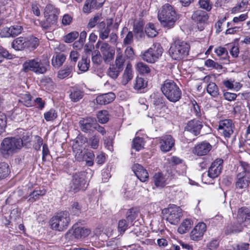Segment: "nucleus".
I'll use <instances>...</instances> for the list:
<instances>
[{"mask_svg": "<svg viewBox=\"0 0 250 250\" xmlns=\"http://www.w3.org/2000/svg\"><path fill=\"white\" fill-rule=\"evenodd\" d=\"M10 173L9 166L6 163H0V180L6 178Z\"/></svg>", "mask_w": 250, "mask_h": 250, "instance_id": "46", "label": "nucleus"}, {"mask_svg": "<svg viewBox=\"0 0 250 250\" xmlns=\"http://www.w3.org/2000/svg\"><path fill=\"white\" fill-rule=\"evenodd\" d=\"M241 231V229L237 227L236 226L231 225L230 226H228L226 229V233L229 234L231 233H236L238 232H240Z\"/></svg>", "mask_w": 250, "mask_h": 250, "instance_id": "62", "label": "nucleus"}, {"mask_svg": "<svg viewBox=\"0 0 250 250\" xmlns=\"http://www.w3.org/2000/svg\"><path fill=\"white\" fill-rule=\"evenodd\" d=\"M96 47L100 49L105 62H109L113 59L115 55V49L108 43L98 41L96 44Z\"/></svg>", "mask_w": 250, "mask_h": 250, "instance_id": "10", "label": "nucleus"}, {"mask_svg": "<svg viewBox=\"0 0 250 250\" xmlns=\"http://www.w3.org/2000/svg\"><path fill=\"white\" fill-rule=\"evenodd\" d=\"M250 183V176L245 172H239L236 176L235 187L237 188H247Z\"/></svg>", "mask_w": 250, "mask_h": 250, "instance_id": "20", "label": "nucleus"}, {"mask_svg": "<svg viewBox=\"0 0 250 250\" xmlns=\"http://www.w3.org/2000/svg\"><path fill=\"white\" fill-rule=\"evenodd\" d=\"M50 67L48 59L41 60L38 58L29 60L23 64L24 71H32L36 74H43L46 73Z\"/></svg>", "mask_w": 250, "mask_h": 250, "instance_id": "3", "label": "nucleus"}, {"mask_svg": "<svg viewBox=\"0 0 250 250\" xmlns=\"http://www.w3.org/2000/svg\"><path fill=\"white\" fill-rule=\"evenodd\" d=\"M131 225L126 219H121L119 220L118 225V231L120 234H123L125 230Z\"/></svg>", "mask_w": 250, "mask_h": 250, "instance_id": "47", "label": "nucleus"}, {"mask_svg": "<svg viewBox=\"0 0 250 250\" xmlns=\"http://www.w3.org/2000/svg\"><path fill=\"white\" fill-rule=\"evenodd\" d=\"M115 98L113 92H108L98 95L96 98V103L100 105H105L112 102Z\"/></svg>", "mask_w": 250, "mask_h": 250, "instance_id": "24", "label": "nucleus"}, {"mask_svg": "<svg viewBox=\"0 0 250 250\" xmlns=\"http://www.w3.org/2000/svg\"><path fill=\"white\" fill-rule=\"evenodd\" d=\"M83 96V92L77 88H73L69 94V97L71 101L77 102L81 99Z\"/></svg>", "mask_w": 250, "mask_h": 250, "instance_id": "38", "label": "nucleus"}, {"mask_svg": "<svg viewBox=\"0 0 250 250\" xmlns=\"http://www.w3.org/2000/svg\"><path fill=\"white\" fill-rule=\"evenodd\" d=\"M147 85V82L143 78L137 77L134 85V88L136 90H140L145 88Z\"/></svg>", "mask_w": 250, "mask_h": 250, "instance_id": "53", "label": "nucleus"}, {"mask_svg": "<svg viewBox=\"0 0 250 250\" xmlns=\"http://www.w3.org/2000/svg\"><path fill=\"white\" fill-rule=\"evenodd\" d=\"M96 120L93 117L83 118L79 121V125L81 130L85 133H90L94 131Z\"/></svg>", "mask_w": 250, "mask_h": 250, "instance_id": "15", "label": "nucleus"}, {"mask_svg": "<svg viewBox=\"0 0 250 250\" xmlns=\"http://www.w3.org/2000/svg\"><path fill=\"white\" fill-rule=\"evenodd\" d=\"M26 48L34 49L39 45V39L35 37H31L26 39Z\"/></svg>", "mask_w": 250, "mask_h": 250, "instance_id": "48", "label": "nucleus"}, {"mask_svg": "<svg viewBox=\"0 0 250 250\" xmlns=\"http://www.w3.org/2000/svg\"><path fill=\"white\" fill-rule=\"evenodd\" d=\"M138 216V212L134 209H129L126 214V220L132 226L133 221Z\"/></svg>", "mask_w": 250, "mask_h": 250, "instance_id": "51", "label": "nucleus"}, {"mask_svg": "<svg viewBox=\"0 0 250 250\" xmlns=\"http://www.w3.org/2000/svg\"><path fill=\"white\" fill-rule=\"evenodd\" d=\"M21 142L15 137L4 138L0 144V153L5 158L9 157L15 152L16 150L21 148Z\"/></svg>", "mask_w": 250, "mask_h": 250, "instance_id": "5", "label": "nucleus"}, {"mask_svg": "<svg viewBox=\"0 0 250 250\" xmlns=\"http://www.w3.org/2000/svg\"><path fill=\"white\" fill-rule=\"evenodd\" d=\"M57 112L54 109H51L44 113V118L46 121H52L57 118Z\"/></svg>", "mask_w": 250, "mask_h": 250, "instance_id": "54", "label": "nucleus"}, {"mask_svg": "<svg viewBox=\"0 0 250 250\" xmlns=\"http://www.w3.org/2000/svg\"><path fill=\"white\" fill-rule=\"evenodd\" d=\"M137 71L141 74L146 75L150 72V68L148 65L143 62H139L136 64Z\"/></svg>", "mask_w": 250, "mask_h": 250, "instance_id": "44", "label": "nucleus"}, {"mask_svg": "<svg viewBox=\"0 0 250 250\" xmlns=\"http://www.w3.org/2000/svg\"><path fill=\"white\" fill-rule=\"evenodd\" d=\"M223 160L217 158L213 161L208 170V175L214 179L218 177L221 173L223 167Z\"/></svg>", "mask_w": 250, "mask_h": 250, "instance_id": "14", "label": "nucleus"}, {"mask_svg": "<svg viewBox=\"0 0 250 250\" xmlns=\"http://www.w3.org/2000/svg\"><path fill=\"white\" fill-rule=\"evenodd\" d=\"M164 218L167 221L173 225H177L183 216L182 210L175 205H171L163 211Z\"/></svg>", "mask_w": 250, "mask_h": 250, "instance_id": "7", "label": "nucleus"}, {"mask_svg": "<svg viewBox=\"0 0 250 250\" xmlns=\"http://www.w3.org/2000/svg\"><path fill=\"white\" fill-rule=\"evenodd\" d=\"M144 145L143 139L141 137H136L132 141V147L139 151L144 147Z\"/></svg>", "mask_w": 250, "mask_h": 250, "instance_id": "50", "label": "nucleus"}, {"mask_svg": "<svg viewBox=\"0 0 250 250\" xmlns=\"http://www.w3.org/2000/svg\"><path fill=\"white\" fill-rule=\"evenodd\" d=\"M22 29L21 25H14L10 27H6L3 28L0 34L3 37H13L21 34Z\"/></svg>", "mask_w": 250, "mask_h": 250, "instance_id": "21", "label": "nucleus"}, {"mask_svg": "<svg viewBox=\"0 0 250 250\" xmlns=\"http://www.w3.org/2000/svg\"><path fill=\"white\" fill-rule=\"evenodd\" d=\"M207 230V226L203 222L198 223L190 233V238L193 241H198L202 239Z\"/></svg>", "mask_w": 250, "mask_h": 250, "instance_id": "17", "label": "nucleus"}, {"mask_svg": "<svg viewBox=\"0 0 250 250\" xmlns=\"http://www.w3.org/2000/svg\"><path fill=\"white\" fill-rule=\"evenodd\" d=\"M160 148L163 152H167L171 150L175 145V140L169 135L161 137L160 139Z\"/></svg>", "mask_w": 250, "mask_h": 250, "instance_id": "16", "label": "nucleus"}, {"mask_svg": "<svg viewBox=\"0 0 250 250\" xmlns=\"http://www.w3.org/2000/svg\"><path fill=\"white\" fill-rule=\"evenodd\" d=\"M153 180L155 186L157 188H163L166 184L167 179L161 172L155 173L153 177Z\"/></svg>", "mask_w": 250, "mask_h": 250, "instance_id": "31", "label": "nucleus"}, {"mask_svg": "<svg viewBox=\"0 0 250 250\" xmlns=\"http://www.w3.org/2000/svg\"><path fill=\"white\" fill-rule=\"evenodd\" d=\"M85 173L83 172L74 174L70 184V188L74 192L83 189L86 184Z\"/></svg>", "mask_w": 250, "mask_h": 250, "instance_id": "13", "label": "nucleus"}, {"mask_svg": "<svg viewBox=\"0 0 250 250\" xmlns=\"http://www.w3.org/2000/svg\"><path fill=\"white\" fill-rule=\"evenodd\" d=\"M72 21V17L68 14H66L62 17V23L63 25L66 26L69 25Z\"/></svg>", "mask_w": 250, "mask_h": 250, "instance_id": "61", "label": "nucleus"}, {"mask_svg": "<svg viewBox=\"0 0 250 250\" xmlns=\"http://www.w3.org/2000/svg\"><path fill=\"white\" fill-rule=\"evenodd\" d=\"M145 31L147 36L151 38L155 37L157 34L155 25L152 23H149L146 25Z\"/></svg>", "mask_w": 250, "mask_h": 250, "instance_id": "52", "label": "nucleus"}, {"mask_svg": "<svg viewBox=\"0 0 250 250\" xmlns=\"http://www.w3.org/2000/svg\"><path fill=\"white\" fill-rule=\"evenodd\" d=\"M193 107L191 111L195 114L197 117H199L201 116V113L199 106L197 104L196 101L192 102Z\"/></svg>", "mask_w": 250, "mask_h": 250, "instance_id": "60", "label": "nucleus"}, {"mask_svg": "<svg viewBox=\"0 0 250 250\" xmlns=\"http://www.w3.org/2000/svg\"><path fill=\"white\" fill-rule=\"evenodd\" d=\"M158 18L162 26L167 28H172L177 20L176 12L169 4L164 5L159 11Z\"/></svg>", "mask_w": 250, "mask_h": 250, "instance_id": "2", "label": "nucleus"}, {"mask_svg": "<svg viewBox=\"0 0 250 250\" xmlns=\"http://www.w3.org/2000/svg\"><path fill=\"white\" fill-rule=\"evenodd\" d=\"M90 59L86 56H83L81 60L78 62V67L79 69L83 72H86L90 67Z\"/></svg>", "mask_w": 250, "mask_h": 250, "instance_id": "36", "label": "nucleus"}, {"mask_svg": "<svg viewBox=\"0 0 250 250\" xmlns=\"http://www.w3.org/2000/svg\"><path fill=\"white\" fill-rule=\"evenodd\" d=\"M98 27L99 32V38L101 39L104 41L109 37L110 43L117 45L118 37L115 33L112 32L110 34L111 31V26L110 24L106 26L105 23L104 21H101Z\"/></svg>", "mask_w": 250, "mask_h": 250, "instance_id": "9", "label": "nucleus"}, {"mask_svg": "<svg viewBox=\"0 0 250 250\" xmlns=\"http://www.w3.org/2000/svg\"><path fill=\"white\" fill-rule=\"evenodd\" d=\"M73 70V65L70 64L64 65L62 68L58 71V78L60 79H63L67 77H71Z\"/></svg>", "mask_w": 250, "mask_h": 250, "instance_id": "27", "label": "nucleus"}, {"mask_svg": "<svg viewBox=\"0 0 250 250\" xmlns=\"http://www.w3.org/2000/svg\"><path fill=\"white\" fill-rule=\"evenodd\" d=\"M191 18L197 23H204L208 20V16L206 12L197 10L192 14Z\"/></svg>", "mask_w": 250, "mask_h": 250, "instance_id": "25", "label": "nucleus"}, {"mask_svg": "<svg viewBox=\"0 0 250 250\" xmlns=\"http://www.w3.org/2000/svg\"><path fill=\"white\" fill-rule=\"evenodd\" d=\"M102 15L97 14L93 18L90 19L88 23V26L90 28H93L102 19Z\"/></svg>", "mask_w": 250, "mask_h": 250, "instance_id": "59", "label": "nucleus"}, {"mask_svg": "<svg viewBox=\"0 0 250 250\" xmlns=\"http://www.w3.org/2000/svg\"><path fill=\"white\" fill-rule=\"evenodd\" d=\"M189 50L190 45L188 42L178 39L171 43L168 53L172 59L179 61L187 57Z\"/></svg>", "mask_w": 250, "mask_h": 250, "instance_id": "1", "label": "nucleus"}, {"mask_svg": "<svg viewBox=\"0 0 250 250\" xmlns=\"http://www.w3.org/2000/svg\"><path fill=\"white\" fill-rule=\"evenodd\" d=\"M207 92L213 97H216L219 95V89L214 83H209L207 85Z\"/></svg>", "mask_w": 250, "mask_h": 250, "instance_id": "45", "label": "nucleus"}, {"mask_svg": "<svg viewBox=\"0 0 250 250\" xmlns=\"http://www.w3.org/2000/svg\"><path fill=\"white\" fill-rule=\"evenodd\" d=\"M18 130L19 131L18 133L20 134V135L16 137L18 140L21 141L22 147L23 146L26 145L27 143L31 141V136L28 132L21 129H19Z\"/></svg>", "mask_w": 250, "mask_h": 250, "instance_id": "33", "label": "nucleus"}, {"mask_svg": "<svg viewBox=\"0 0 250 250\" xmlns=\"http://www.w3.org/2000/svg\"><path fill=\"white\" fill-rule=\"evenodd\" d=\"M163 49L159 43H154L142 55V59L149 63H154L162 56Z\"/></svg>", "mask_w": 250, "mask_h": 250, "instance_id": "8", "label": "nucleus"}, {"mask_svg": "<svg viewBox=\"0 0 250 250\" xmlns=\"http://www.w3.org/2000/svg\"><path fill=\"white\" fill-rule=\"evenodd\" d=\"M116 50L117 53L114 64L118 66L120 69L123 70L125 62L126 60V57L124 55L120 48L117 47Z\"/></svg>", "mask_w": 250, "mask_h": 250, "instance_id": "30", "label": "nucleus"}, {"mask_svg": "<svg viewBox=\"0 0 250 250\" xmlns=\"http://www.w3.org/2000/svg\"><path fill=\"white\" fill-rule=\"evenodd\" d=\"M199 4L201 8L206 10L207 11H209L212 8V4L210 0H200Z\"/></svg>", "mask_w": 250, "mask_h": 250, "instance_id": "55", "label": "nucleus"}, {"mask_svg": "<svg viewBox=\"0 0 250 250\" xmlns=\"http://www.w3.org/2000/svg\"><path fill=\"white\" fill-rule=\"evenodd\" d=\"M59 14V9L55 7L52 4H48L46 6L44 11V16H58Z\"/></svg>", "mask_w": 250, "mask_h": 250, "instance_id": "41", "label": "nucleus"}, {"mask_svg": "<svg viewBox=\"0 0 250 250\" xmlns=\"http://www.w3.org/2000/svg\"><path fill=\"white\" fill-rule=\"evenodd\" d=\"M123 69H120L118 66L114 64L110 65L107 70L108 75L113 79H116L119 76Z\"/></svg>", "mask_w": 250, "mask_h": 250, "instance_id": "37", "label": "nucleus"}, {"mask_svg": "<svg viewBox=\"0 0 250 250\" xmlns=\"http://www.w3.org/2000/svg\"><path fill=\"white\" fill-rule=\"evenodd\" d=\"M86 142L91 148L96 149L99 146L100 137L96 134L93 135L87 140Z\"/></svg>", "mask_w": 250, "mask_h": 250, "instance_id": "42", "label": "nucleus"}, {"mask_svg": "<svg viewBox=\"0 0 250 250\" xmlns=\"http://www.w3.org/2000/svg\"><path fill=\"white\" fill-rule=\"evenodd\" d=\"M98 121L101 124H105L109 120L108 113L107 110H101L97 115Z\"/></svg>", "mask_w": 250, "mask_h": 250, "instance_id": "49", "label": "nucleus"}, {"mask_svg": "<svg viewBox=\"0 0 250 250\" xmlns=\"http://www.w3.org/2000/svg\"><path fill=\"white\" fill-rule=\"evenodd\" d=\"M32 99L31 95L29 93H26L21 96L19 102L27 107H31L34 105V102Z\"/></svg>", "mask_w": 250, "mask_h": 250, "instance_id": "43", "label": "nucleus"}, {"mask_svg": "<svg viewBox=\"0 0 250 250\" xmlns=\"http://www.w3.org/2000/svg\"><path fill=\"white\" fill-rule=\"evenodd\" d=\"M104 2L105 0H86L83 11L85 13H89L93 10L101 7Z\"/></svg>", "mask_w": 250, "mask_h": 250, "instance_id": "23", "label": "nucleus"}, {"mask_svg": "<svg viewBox=\"0 0 250 250\" xmlns=\"http://www.w3.org/2000/svg\"><path fill=\"white\" fill-rule=\"evenodd\" d=\"M65 60V57L63 54L59 53L53 56L52 59V64L55 67L61 66Z\"/></svg>", "mask_w": 250, "mask_h": 250, "instance_id": "39", "label": "nucleus"}, {"mask_svg": "<svg viewBox=\"0 0 250 250\" xmlns=\"http://www.w3.org/2000/svg\"><path fill=\"white\" fill-rule=\"evenodd\" d=\"M212 149V146L207 141H203L196 145L192 150V152L198 156L207 155Z\"/></svg>", "mask_w": 250, "mask_h": 250, "instance_id": "18", "label": "nucleus"}, {"mask_svg": "<svg viewBox=\"0 0 250 250\" xmlns=\"http://www.w3.org/2000/svg\"><path fill=\"white\" fill-rule=\"evenodd\" d=\"M132 170L137 177L142 182H145L148 180L149 176L147 170L140 164H134Z\"/></svg>", "mask_w": 250, "mask_h": 250, "instance_id": "22", "label": "nucleus"}, {"mask_svg": "<svg viewBox=\"0 0 250 250\" xmlns=\"http://www.w3.org/2000/svg\"><path fill=\"white\" fill-rule=\"evenodd\" d=\"M70 222L68 212L66 211L58 212L50 220V225L53 229L63 231L66 229Z\"/></svg>", "mask_w": 250, "mask_h": 250, "instance_id": "6", "label": "nucleus"}, {"mask_svg": "<svg viewBox=\"0 0 250 250\" xmlns=\"http://www.w3.org/2000/svg\"><path fill=\"white\" fill-rule=\"evenodd\" d=\"M6 125V117L4 114L0 112V134L4 131Z\"/></svg>", "mask_w": 250, "mask_h": 250, "instance_id": "58", "label": "nucleus"}, {"mask_svg": "<svg viewBox=\"0 0 250 250\" xmlns=\"http://www.w3.org/2000/svg\"><path fill=\"white\" fill-rule=\"evenodd\" d=\"M192 222L190 219H184L178 228V231L181 234L188 232L192 225Z\"/></svg>", "mask_w": 250, "mask_h": 250, "instance_id": "35", "label": "nucleus"}, {"mask_svg": "<svg viewBox=\"0 0 250 250\" xmlns=\"http://www.w3.org/2000/svg\"><path fill=\"white\" fill-rule=\"evenodd\" d=\"M218 129L226 138H229L234 132L235 125L231 120L225 119L219 122Z\"/></svg>", "mask_w": 250, "mask_h": 250, "instance_id": "11", "label": "nucleus"}, {"mask_svg": "<svg viewBox=\"0 0 250 250\" xmlns=\"http://www.w3.org/2000/svg\"><path fill=\"white\" fill-rule=\"evenodd\" d=\"M161 89L167 99L171 102L175 103L181 98V90L172 80L165 81L161 85Z\"/></svg>", "mask_w": 250, "mask_h": 250, "instance_id": "4", "label": "nucleus"}, {"mask_svg": "<svg viewBox=\"0 0 250 250\" xmlns=\"http://www.w3.org/2000/svg\"><path fill=\"white\" fill-rule=\"evenodd\" d=\"M45 192V191L44 190L39 189L34 190L26 199L30 202H34L39 199L40 196L44 195Z\"/></svg>", "mask_w": 250, "mask_h": 250, "instance_id": "40", "label": "nucleus"}, {"mask_svg": "<svg viewBox=\"0 0 250 250\" xmlns=\"http://www.w3.org/2000/svg\"><path fill=\"white\" fill-rule=\"evenodd\" d=\"M21 218V213L19 211L18 209H13L10 215V219L11 221L17 222Z\"/></svg>", "mask_w": 250, "mask_h": 250, "instance_id": "57", "label": "nucleus"}, {"mask_svg": "<svg viewBox=\"0 0 250 250\" xmlns=\"http://www.w3.org/2000/svg\"><path fill=\"white\" fill-rule=\"evenodd\" d=\"M44 18L45 20L40 22V24L43 28L48 29L56 25L58 16H44Z\"/></svg>", "mask_w": 250, "mask_h": 250, "instance_id": "29", "label": "nucleus"}, {"mask_svg": "<svg viewBox=\"0 0 250 250\" xmlns=\"http://www.w3.org/2000/svg\"><path fill=\"white\" fill-rule=\"evenodd\" d=\"M103 59V58H102L100 53H97L96 55L92 56V62L94 64L99 65L102 63Z\"/></svg>", "mask_w": 250, "mask_h": 250, "instance_id": "64", "label": "nucleus"}, {"mask_svg": "<svg viewBox=\"0 0 250 250\" xmlns=\"http://www.w3.org/2000/svg\"><path fill=\"white\" fill-rule=\"evenodd\" d=\"M103 141L105 147L110 151H112L113 150V148L111 139L109 137H105L103 138Z\"/></svg>", "mask_w": 250, "mask_h": 250, "instance_id": "63", "label": "nucleus"}, {"mask_svg": "<svg viewBox=\"0 0 250 250\" xmlns=\"http://www.w3.org/2000/svg\"><path fill=\"white\" fill-rule=\"evenodd\" d=\"M26 38L19 37L13 41L12 47L16 50H21L26 48Z\"/></svg>", "mask_w": 250, "mask_h": 250, "instance_id": "32", "label": "nucleus"}, {"mask_svg": "<svg viewBox=\"0 0 250 250\" xmlns=\"http://www.w3.org/2000/svg\"><path fill=\"white\" fill-rule=\"evenodd\" d=\"M73 235L75 238H84L87 236L90 232L89 229L83 227H76V225L73 227Z\"/></svg>", "mask_w": 250, "mask_h": 250, "instance_id": "28", "label": "nucleus"}, {"mask_svg": "<svg viewBox=\"0 0 250 250\" xmlns=\"http://www.w3.org/2000/svg\"><path fill=\"white\" fill-rule=\"evenodd\" d=\"M133 77V72L132 64L130 63H128L123 75L122 83L124 85H126L132 79Z\"/></svg>", "mask_w": 250, "mask_h": 250, "instance_id": "26", "label": "nucleus"}, {"mask_svg": "<svg viewBox=\"0 0 250 250\" xmlns=\"http://www.w3.org/2000/svg\"><path fill=\"white\" fill-rule=\"evenodd\" d=\"M79 36L78 32H72L67 35L64 37V41L66 42L70 43L73 42Z\"/></svg>", "mask_w": 250, "mask_h": 250, "instance_id": "56", "label": "nucleus"}, {"mask_svg": "<svg viewBox=\"0 0 250 250\" xmlns=\"http://www.w3.org/2000/svg\"><path fill=\"white\" fill-rule=\"evenodd\" d=\"M202 127L203 125L201 122L193 119L188 122L185 130L193 134L194 136H197L200 134Z\"/></svg>", "mask_w": 250, "mask_h": 250, "instance_id": "19", "label": "nucleus"}, {"mask_svg": "<svg viewBox=\"0 0 250 250\" xmlns=\"http://www.w3.org/2000/svg\"><path fill=\"white\" fill-rule=\"evenodd\" d=\"M150 103L158 112L160 113L167 109V101L161 94L153 93L150 96Z\"/></svg>", "mask_w": 250, "mask_h": 250, "instance_id": "12", "label": "nucleus"}, {"mask_svg": "<svg viewBox=\"0 0 250 250\" xmlns=\"http://www.w3.org/2000/svg\"><path fill=\"white\" fill-rule=\"evenodd\" d=\"M237 217L241 219L242 222L250 220V210L249 208L243 207L240 208L238 211Z\"/></svg>", "mask_w": 250, "mask_h": 250, "instance_id": "34", "label": "nucleus"}]
</instances>
